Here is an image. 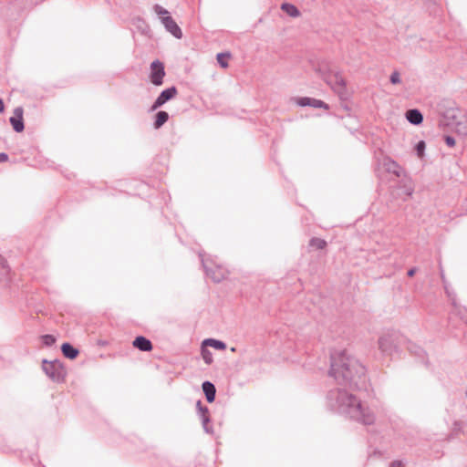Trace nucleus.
I'll list each match as a JSON object with an SVG mask.
<instances>
[{
  "label": "nucleus",
  "mask_w": 467,
  "mask_h": 467,
  "mask_svg": "<svg viewBox=\"0 0 467 467\" xmlns=\"http://www.w3.org/2000/svg\"><path fill=\"white\" fill-rule=\"evenodd\" d=\"M329 375L338 384L348 386L352 389H367L368 378L365 367L346 350L335 351L331 355Z\"/></svg>",
  "instance_id": "obj_1"
},
{
  "label": "nucleus",
  "mask_w": 467,
  "mask_h": 467,
  "mask_svg": "<svg viewBox=\"0 0 467 467\" xmlns=\"http://www.w3.org/2000/svg\"><path fill=\"white\" fill-rule=\"evenodd\" d=\"M327 405L331 410L363 425H373L376 422L374 410L346 389L338 388L330 390L327 394Z\"/></svg>",
  "instance_id": "obj_2"
},
{
  "label": "nucleus",
  "mask_w": 467,
  "mask_h": 467,
  "mask_svg": "<svg viewBox=\"0 0 467 467\" xmlns=\"http://www.w3.org/2000/svg\"><path fill=\"white\" fill-rule=\"evenodd\" d=\"M43 370L45 371L47 376L50 378L53 381L60 382L65 378V370L61 363L57 360L51 362L44 360Z\"/></svg>",
  "instance_id": "obj_3"
},
{
  "label": "nucleus",
  "mask_w": 467,
  "mask_h": 467,
  "mask_svg": "<svg viewBox=\"0 0 467 467\" xmlns=\"http://www.w3.org/2000/svg\"><path fill=\"white\" fill-rule=\"evenodd\" d=\"M323 78L338 96L345 95L346 82L340 73L331 72L324 75Z\"/></svg>",
  "instance_id": "obj_4"
},
{
  "label": "nucleus",
  "mask_w": 467,
  "mask_h": 467,
  "mask_svg": "<svg viewBox=\"0 0 467 467\" xmlns=\"http://www.w3.org/2000/svg\"><path fill=\"white\" fill-rule=\"evenodd\" d=\"M449 123L451 130L461 137L467 136V117L462 113L453 114Z\"/></svg>",
  "instance_id": "obj_5"
},
{
  "label": "nucleus",
  "mask_w": 467,
  "mask_h": 467,
  "mask_svg": "<svg viewBox=\"0 0 467 467\" xmlns=\"http://www.w3.org/2000/svg\"><path fill=\"white\" fill-rule=\"evenodd\" d=\"M165 76L164 65L160 60H154L150 64V80L155 86H161L163 83Z\"/></svg>",
  "instance_id": "obj_6"
},
{
  "label": "nucleus",
  "mask_w": 467,
  "mask_h": 467,
  "mask_svg": "<svg viewBox=\"0 0 467 467\" xmlns=\"http://www.w3.org/2000/svg\"><path fill=\"white\" fill-rule=\"evenodd\" d=\"M176 95L177 88L175 87H171L162 90L152 104L151 110H156L157 109L161 108L167 101L172 99Z\"/></svg>",
  "instance_id": "obj_7"
},
{
  "label": "nucleus",
  "mask_w": 467,
  "mask_h": 467,
  "mask_svg": "<svg viewBox=\"0 0 467 467\" xmlns=\"http://www.w3.org/2000/svg\"><path fill=\"white\" fill-rule=\"evenodd\" d=\"M202 265L205 268L206 275L212 278L214 282L218 283L223 280L226 276L228 272L221 267V266H215L214 269L208 266L205 260L202 258Z\"/></svg>",
  "instance_id": "obj_8"
},
{
  "label": "nucleus",
  "mask_w": 467,
  "mask_h": 467,
  "mask_svg": "<svg viewBox=\"0 0 467 467\" xmlns=\"http://www.w3.org/2000/svg\"><path fill=\"white\" fill-rule=\"evenodd\" d=\"M161 24L165 27L166 31L171 34L175 38L181 39L182 37V29L171 16L163 17Z\"/></svg>",
  "instance_id": "obj_9"
},
{
  "label": "nucleus",
  "mask_w": 467,
  "mask_h": 467,
  "mask_svg": "<svg viewBox=\"0 0 467 467\" xmlns=\"http://www.w3.org/2000/svg\"><path fill=\"white\" fill-rule=\"evenodd\" d=\"M378 343L379 349L385 354L390 353L395 347L393 336L390 334L381 336Z\"/></svg>",
  "instance_id": "obj_10"
},
{
  "label": "nucleus",
  "mask_w": 467,
  "mask_h": 467,
  "mask_svg": "<svg viewBox=\"0 0 467 467\" xmlns=\"http://www.w3.org/2000/svg\"><path fill=\"white\" fill-rule=\"evenodd\" d=\"M15 116L10 118V123L13 126V129L16 132H22L24 130V122H23V109L21 108H16L14 111Z\"/></svg>",
  "instance_id": "obj_11"
},
{
  "label": "nucleus",
  "mask_w": 467,
  "mask_h": 467,
  "mask_svg": "<svg viewBox=\"0 0 467 467\" xmlns=\"http://www.w3.org/2000/svg\"><path fill=\"white\" fill-rule=\"evenodd\" d=\"M196 407H197L200 418L202 420V427H203L204 431L207 433L213 432L212 429L208 426V424L210 422V418H209V415H208V412H209L208 409L202 405L201 400L197 401Z\"/></svg>",
  "instance_id": "obj_12"
},
{
  "label": "nucleus",
  "mask_w": 467,
  "mask_h": 467,
  "mask_svg": "<svg viewBox=\"0 0 467 467\" xmlns=\"http://www.w3.org/2000/svg\"><path fill=\"white\" fill-rule=\"evenodd\" d=\"M297 104L301 107L310 106L316 109L323 108L327 109L328 105L326 104L324 101L317 99H311L307 97L300 98L297 100Z\"/></svg>",
  "instance_id": "obj_13"
},
{
  "label": "nucleus",
  "mask_w": 467,
  "mask_h": 467,
  "mask_svg": "<svg viewBox=\"0 0 467 467\" xmlns=\"http://www.w3.org/2000/svg\"><path fill=\"white\" fill-rule=\"evenodd\" d=\"M133 347L141 350V351H150L152 349V344L151 342L146 338L145 337L139 336L137 337L133 343Z\"/></svg>",
  "instance_id": "obj_14"
},
{
  "label": "nucleus",
  "mask_w": 467,
  "mask_h": 467,
  "mask_svg": "<svg viewBox=\"0 0 467 467\" xmlns=\"http://www.w3.org/2000/svg\"><path fill=\"white\" fill-rule=\"evenodd\" d=\"M202 390L205 394L208 402H213L215 399L216 389L214 385L210 381H204L202 383Z\"/></svg>",
  "instance_id": "obj_15"
},
{
  "label": "nucleus",
  "mask_w": 467,
  "mask_h": 467,
  "mask_svg": "<svg viewBox=\"0 0 467 467\" xmlns=\"http://www.w3.org/2000/svg\"><path fill=\"white\" fill-rule=\"evenodd\" d=\"M408 121L413 125H419L423 120V116L418 109H410L406 113Z\"/></svg>",
  "instance_id": "obj_16"
},
{
  "label": "nucleus",
  "mask_w": 467,
  "mask_h": 467,
  "mask_svg": "<svg viewBox=\"0 0 467 467\" xmlns=\"http://www.w3.org/2000/svg\"><path fill=\"white\" fill-rule=\"evenodd\" d=\"M281 10L286 13L291 17H298L300 16V11L298 8L290 3H283L280 6Z\"/></svg>",
  "instance_id": "obj_17"
},
{
  "label": "nucleus",
  "mask_w": 467,
  "mask_h": 467,
  "mask_svg": "<svg viewBox=\"0 0 467 467\" xmlns=\"http://www.w3.org/2000/svg\"><path fill=\"white\" fill-rule=\"evenodd\" d=\"M61 350L63 355L70 359H74L78 354V350L73 348L69 343H64L61 347Z\"/></svg>",
  "instance_id": "obj_18"
},
{
  "label": "nucleus",
  "mask_w": 467,
  "mask_h": 467,
  "mask_svg": "<svg viewBox=\"0 0 467 467\" xmlns=\"http://www.w3.org/2000/svg\"><path fill=\"white\" fill-rule=\"evenodd\" d=\"M202 346L212 347L215 349L223 350L226 348L224 342L213 338H207L202 341Z\"/></svg>",
  "instance_id": "obj_19"
},
{
  "label": "nucleus",
  "mask_w": 467,
  "mask_h": 467,
  "mask_svg": "<svg viewBox=\"0 0 467 467\" xmlns=\"http://www.w3.org/2000/svg\"><path fill=\"white\" fill-rule=\"evenodd\" d=\"M169 119V114L166 111H159L156 114L154 121V128L160 129Z\"/></svg>",
  "instance_id": "obj_20"
},
{
  "label": "nucleus",
  "mask_w": 467,
  "mask_h": 467,
  "mask_svg": "<svg viewBox=\"0 0 467 467\" xmlns=\"http://www.w3.org/2000/svg\"><path fill=\"white\" fill-rule=\"evenodd\" d=\"M153 11L160 17L161 23L163 21V17L171 16L170 12L158 4L154 5Z\"/></svg>",
  "instance_id": "obj_21"
},
{
  "label": "nucleus",
  "mask_w": 467,
  "mask_h": 467,
  "mask_svg": "<svg viewBox=\"0 0 467 467\" xmlns=\"http://www.w3.org/2000/svg\"><path fill=\"white\" fill-rule=\"evenodd\" d=\"M388 171L400 177L403 173L402 168L396 161H389L388 165Z\"/></svg>",
  "instance_id": "obj_22"
},
{
  "label": "nucleus",
  "mask_w": 467,
  "mask_h": 467,
  "mask_svg": "<svg viewBox=\"0 0 467 467\" xmlns=\"http://www.w3.org/2000/svg\"><path fill=\"white\" fill-rule=\"evenodd\" d=\"M310 246L315 247L317 249H323L327 245V243L323 239L319 238H312L310 240Z\"/></svg>",
  "instance_id": "obj_23"
},
{
  "label": "nucleus",
  "mask_w": 467,
  "mask_h": 467,
  "mask_svg": "<svg viewBox=\"0 0 467 467\" xmlns=\"http://www.w3.org/2000/svg\"><path fill=\"white\" fill-rule=\"evenodd\" d=\"M230 57V54H224V53H219L217 54V62L220 64V66L223 68L228 67L227 59Z\"/></svg>",
  "instance_id": "obj_24"
},
{
  "label": "nucleus",
  "mask_w": 467,
  "mask_h": 467,
  "mask_svg": "<svg viewBox=\"0 0 467 467\" xmlns=\"http://www.w3.org/2000/svg\"><path fill=\"white\" fill-rule=\"evenodd\" d=\"M202 356L206 364H211L213 362V354L210 350L202 348Z\"/></svg>",
  "instance_id": "obj_25"
},
{
  "label": "nucleus",
  "mask_w": 467,
  "mask_h": 467,
  "mask_svg": "<svg viewBox=\"0 0 467 467\" xmlns=\"http://www.w3.org/2000/svg\"><path fill=\"white\" fill-rule=\"evenodd\" d=\"M425 142L423 140H420L417 143L416 145V151H417V154L420 158H421L424 154V150H425Z\"/></svg>",
  "instance_id": "obj_26"
},
{
  "label": "nucleus",
  "mask_w": 467,
  "mask_h": 467,
  "mask_svg": "<svg viewBox=\"0 0 467 467\" xmlns=\"http://www.w3.org/2000/svg\"><path fill=\"white\" fill-rule=\"evenodd\" d=\"M408 184L405 183L404 184V193L407 194L408 196H411L413 192H414V187L412 185V182L410 180L408 181Z\"/></svg>",
  "instance_id": "obj_27"
},
{
  "label": "nucleus",
  "mask_w": 467,
  "mask_h": 467,
  "mask_svg": "<svg viewBox=\"0 0 467 467\" xmlns=\"http://www.w3.org/2000/svg\"><path fill=\"white\" fill-rule=\"evenodd\" d=\"M390 82L394 85L396 84H400L401 82V79H400V75L398 71H394L391 75H390Z\"/></svg>",
  "instance_id": "obj_28"
},
{
  "label": "nucleus",
  "mask_w": 467,
  "mask_h": 467,
  "mask_svg": "<svg viewBox=\"0 0 467 467\" xmlns=\"http://www.w3.org/2000/svg\"><path fill=\"white\" fill-rule=\"evenodd\" d=\"M56 341V338L52 335L43 336V343L47 346H52Z\"/></svg>",
  "instance_id": "obj_29"
},
{
  "label": "nucleus",
  "mask_w": 467,
  "mask_h": 467,
  "mask_svg": "<svg viewBox=\"0 0 467 467\" xmlns=\"http://www.w3.org/2000/svg\"><path fill=\"white\" fill-rule=\"evenodd\" d=\"M445 142L449 147H453L455 145L454 138L450 135L445 136Z\"/></svg>",
  "instance_id": "obj_30"
},
{
  "label": "nucleus",
  "mask_w": 467,
  "mask_h": 467,
  "mask_svg": "<svg viewBox=\"0 0 467 467\" xmlns=\"http://www.w3.org/2000/svg\"><path fill=\"white\" fill-rule=\"evenodd\" d=\"M389 467H404V464L401 461H394Z\"/></svg>",
  "instance_id": "obj_31"
},
{
  "label": "nucleus",
  "mask_w": 467,
  "mask_h": 467,
  "mask_svg": "<svg viewBox=\"0 0 467 467\" xmlns=\"http://www.w3.org/2000/svg\"><path fill=\"white\" fill-rule=\"evenodd\" d=\"M8 159V156L5 153H0V162L5 161Z\"/></svg>",
  "instance_id": "obj_32"
},
{
  "label": "nucleus",
  "mask_w": 467,
  "mask_h": 467,
  "mask_svg": "<svg viewBox=\"0 0 467 467\" xmlns=\"http://www.w3.org/2000/svg\"><path fill=\"white\" fill-rule=\"evenodd\" d=\"M416 273V269L415 268H411L408 271V275L409 276H413L414 274Z\"/></svg>",
  "instance_id": "obj_33"
},
{
  "label": "nucleus",
  "mask_w": 467,
  "mask_h": 467,
  "mask_svg": "<svg viewBox=\"0 0 467 467\" xmlns=\"http://www.w3.org/2000/svg\"><path fill=\"white\" fill-rule=\"evenodd\" d=\"M5 107H4V103L3 101L0 99V112H2L4 110Z\"/></svg>",
  "instance_id": "obj_34"
},
{
  "label": "nucleus",
  "mask_w": 467,
  "mask_h": 467,
  "mask_svg": "<svg viewBox=\"0 0 467 467\" xmlns=\"http://www.w3.org/2000/svg\"><path fill=\"white\" fill-rule=\"evenodd\" d=\"M446 293H448V296H451V293H449V290L446 288Z\"/></svg>",
  "instance_id": "obj_35"
},
{
  "label": "nucleus",
  "mask_w": 467,
  "mask_h": 467,
  "mask_svg": "<svg viewBox=\"0 0 467 467\" xmlns=\"http://www.w3.org/2000/svg\"><path fill=\"white\" fill-rule=\"evenodd\" d=\"M446 293H448V296H451V293H449V290L446 288Z\"/></svg>",
  "instance_id": "obj_36"
}]
</instances>
